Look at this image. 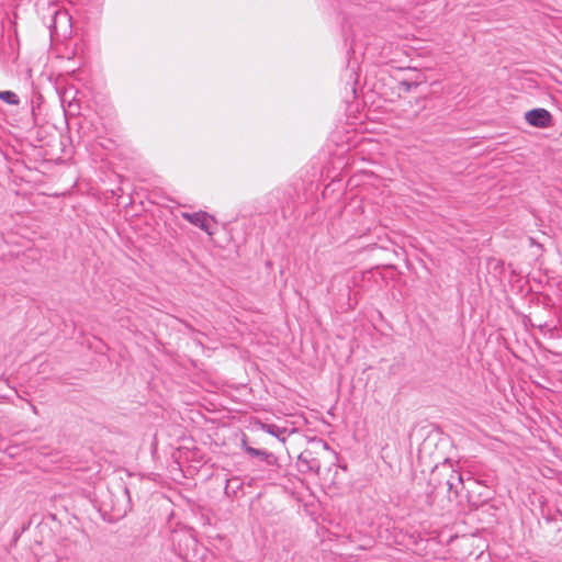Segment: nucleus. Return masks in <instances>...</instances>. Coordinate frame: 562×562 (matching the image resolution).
Listing matches in <instances>:
<instances>
[{
    "mask_svg": "<svg viewBox=\"0 0 562 562\" xmlns=\"http://www.w3.org/2000/svg\"><path fill=\"white\" fill-rule=\"evenodd\" d=\"M526 122L538 128H547L552 125L551 113L542 108L532 109L525 114Z\"/></svg>",
    "mask_w": 562,
    "mask_h": 562,
    "instance_id": "obj_1",
    "label": "nucleus"
},
{
    "mask_svg": "<svg viewBox=\"0 0 562 562\" xmlns=\"http://www.w3.org/2000/svg\"><path fill=\"white\" fill-rule=\"evenodd\" d=\"M182 217L206 232L209 235L213 234L212 228L214 226V218L207 213L202 211L196 213H182Z\"/></svg>",
    "mask_w": 562,
    "mask_h": 562,
    "instance_id": "obj_2",
    "label": "nucleus"
},
{
    "mask_svg": "<svg viewBox=\"0 0 562 562\" xmlns=\"http://www.w3.org/2000/svg\"><path fill=\"white\" fill-rule=\"evenodd\" d=\"M70 16L66 11H57L53 18V24L50 25L52 32L55 34H59V24L63 23L65 25H69Z\"/></svg>",
    "mask_w": 562,
    "mask_h": 562,
    "instance_id": "obj_3",
    "label": "nucleus"
},
{
    "mask_svg": "<svg viewBox=\"0 0 562 562\" xmlns=\"http://www.w3.org/2000/svg\"><path fill=\"white\" fill-rule=\"evenodd\" d=\"M0 100L11 105H18L20 103L18 94L9 90L0 91Z\"/></svg>",
    "mask_w": 562,
    "mask_h": 562,
    "instance_id": "obj_4",
    "label": "nucleus"
},
{
    "mask_svg": "<svg viewBox=\"0 0 562 562\" xmlns=\"http://www.w3.org/2000/svg\"><path fill=\"white\" fill-rule=\"evenodd\" d=\"M447 485L450 492L454 490V493L458 495L459 492L457 487L458 485H462V476L457 472H452V474L447 481Z\"/></svg>",
    "mask_w": 562,
    "mask_h": 562,
    "instance_id": "obj_5",
    "label": "nucleus"
},
{
    "mask_svg": "<svg viewBox=\"0 0 562 562\" xmlns=\"http://www.w3.org/2000/svg\"><path fill=\"white\" fill-rule=\"evenodd\" d=\"M246 452L252 457H258V458H261V459H265L267 460L268 458L272 457L271 453L265 451V450H260V449H257V448H252V447H246L245 448Z\"/></svg>",
    "mask_w": 562,
    "mask_h": 562,
    "instance_id": "obj_6",
    "label": "nucleus"
}]
</instances>
